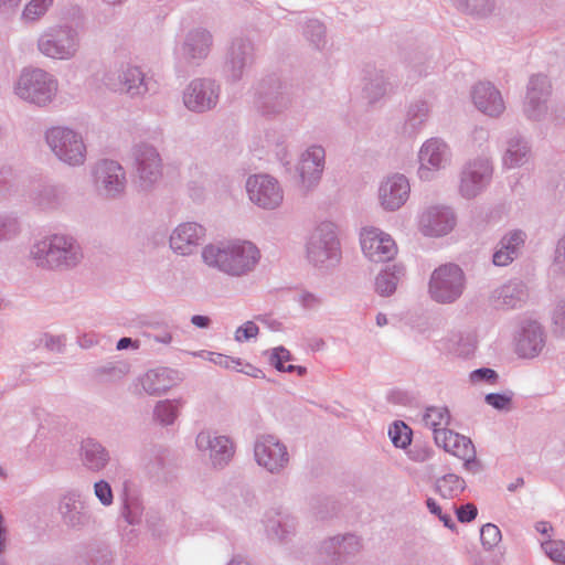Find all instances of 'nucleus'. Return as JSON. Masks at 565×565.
<instances>
[{"mask_svg":"<svg viewBox=\"0 0 565 565\" xmlns=\"http://www.w3.org/2000/svg\"><path fill=\"white\" fill-rule=\"evenodd\" d=\"M31 256L39 267L56 270L74 268L83 258L76 241L65 235H53L35 243Z\"/></svg>","mask_w":565,"mask_h":565,"instance_id":"f257e3e1","label":"nucleus"},{"mask_svg":"<svg viewBox=\"0 0 565 565\" xmlns=\"http://www.w3.org/2000/svg\"><path fill=\"white\" fill-rule=\"evenodd\" d=\"M204 263L232 276L252 270L259 259L258 248L250 242L231 246L207 245L202 250Z\"/></svg>","mask_w":565,"mask_h":565,"instance_id":"f03ea898","label":"nucleus"},{"mask_svg":"<svg viewBox=\"0 0 565 565\" xmlns=\"http://www.w3.org/2000/svg\"><path fill=\"white\" fill-rule=\"evenodd\" d=\"M307 258L319 268H333L340 264L342 252L333 223L322 222L315 228L307 242Z\"/></svg>","mask_w":565,"mask_h":565,"instance_id":"7ed1b4c3","label":"nucleus"},{"mask_svg":"<svg viewBox=\"0 0 565 565\" xmlns=\"http://www.w3.org/2000/svg\"><path fill=\"white\" fill-rule=\"evenodd\" d=\"M254 105L266 118H276L285 114L292 105L288 85L276 74L263 77L255 87Z\"/></svg>","mask_w":565,"mask_h":565,"instance_id":"20e7f679","label":"nucleus"},{"mask_svg":"<svg viewBox=\"0 0 565 565\" xmlns=\"http://www.w3.org/2000/svg\"><path fill=\"white\" fill-rule=\"evenodd\" d=\"M15 94L36 106L52 102L57 92V81L41 68H24L14 87Z\"/></svg>","mask_w":565,"mask_h":565,"instance_id":"39448f33","label":"nucleus"},{"mask_svg":"<svg viewBox=\"0 0 565 565\" xmlns=\"http://www.w3.org/2000/svg\"><path fill=\"white\" fill-rule=\"evenodd\" d=\"M78 47V24L65 23L49 28L38 40L39 51L52 58L68 60L76 54Z\"/></svg>","mask_w":565,"mask_h":565,"instance_id":"423d86ee","label":"nucleus"},{"mask_svg":"<svg viewBox=\"0 0 565 565\" xmlns=\"http://www.w3.org/2000/svg\"><path fill=\"white\" fill-rule=\"evenodd\" d=\"M465 286L463 270L458 265L449 263L433 271L429 280V294L437 302L452 303L460 298Z\"/></svg>","mask_w":565,"mask_h":565,"instance_id":"0eeeda50","label":"nucleus"},{"mask_svg":"<svg viewBox=\"0 0 565 565\" xmlns=\"http://www.w3.org/2000/svg\"><path fill=\"white\" fill-rule=\"evenodd\" d=\"M46 142L54 154L70 166L85 161L86 147L81 135L67 127H53L45 134Z\"/></svg>","mask_w":565,"mask_h":565,"instance_id":"6e6552de","label":"nucleus"},{"mask_svg":"<svg viewBox=\"0 0 565 565\" xmlns=\"http://www.w3.org/2000/svg\"><path fill=\"white\" fill-rule=\"evenodd\" d=\"M221 85L213 78L192 79L183 92V104L192 113L213 110L220 100Z\"/></svg>","mask_w":565,"mask_h":565,"instance_id":"1a4fd4ad","label":"nucleus"},{"mask_svg":"<svg viewBox=\"0 0 565 565\" xmlns=\"http://www.w3.org/2000/svg\"><path fill=\"white\" fill-rule=\"evenodd\" d=\"M255 62V44L246 36L232 40L224 61V73L228 83H238L244 72Z\"/></svg>","mask_w":565,"mask_h":565,"instance_id":"9d476101","label":"nucleus"},{"mask_svg":"<svg viewBox=\"0 0 565 565\" xmlns=\"http://www.w3.org/2000/svg\"><path fill=\"white\" fill-rule=\"evenodd\" d=\"M93 177L97 192L105 198L115 199L125 191L126 173L115 160L98 161L94 167Z\"/></svg>","mask_w":565,"mask_h":565,"instance_id":"9b49d317","label":"nucleus"},{"mask_svg":"<svg viewBox=\"0 0 565 565\" xmlns=\"http://www.w3.org/2000/svg\"><path fill=\"white\" fill-rule=\"evenodd\" d=\"M246 190L253 203L265 210L278 207L284 199L278 181L268 174H256L247 179Z\"/></svg>","mask_w":565,"mask_h":565,"instance_id":"f8f14e48","label":"nucleus"},{"mask_svg":"<svg viewBox=\"0 0 565 565\" xmlns=\"http://www.w3.org/2000/svg\"><path fill=\"white\" fill-rule=\"evenodd\" d=\"M139 188L148 191L161 178V159L153 146L140 143L134 148Z\"/></svg>","mask_w":565,"mask_h":565,"instance_id":"ddd939ff","label":"nucleus"},{"mask_svg":"<svg viewBox=\"0 0 565 565\" xmlns=\"http://www.w3.org/2000/svg\"><path fill=\"white\" fill-rule=\"evenodd\" d=\"M102 81L108 89L126 93L131 97L143 95L148 90L145 74L137 66L108 71L104 74Z\"/></svg>","mask_w":565,"mask_h":565,"instance_id":"4468645a","label":"nucleus"},{"mask_svg":"<svg viewBox=\"0 0 565 565\" xmlns=\"http://www.w3.org/2000/svg\"><path fill=\"white\" fill-rule=\"evenodd\" d=\"M492 177V167L487 159H477L468 162L460 174V194L466 199H473L489 184Z\"/></svg>","mask_w":565,"mask_h":565,"instance_id":"2eb2a0df","label":"nucleus"},{"mask_svg":"<svg viewBox=\"0 0 565 565\" xmlns=\"http://www.w3.org/2000/svg\"><path fill=\"white\" fill-rule=\"evenodd\" d=\"M551 82L546 75H532L524 102V114L531 120H541L547 111L546 102L551 95Z\"/></svg>","mask_w":565,"mask_h":565,"instance_id":"dca6fc26","label":"nucleus"},{"mask_svg":"<svg viewBox=\"0 0 565 565\" xmlns=\"http://www.w3.org/2000/svg\"><path fill=\"white\" fill-rule=\"evenodd\" d=\"M363 254L374 263L390 262L397 253L394 239L377 228L364 230L361 234Z\"/></svg>","mask_w":565,"mask_h":565,"instance_id":"f3484780","label":"nucleus"},{"mask_svg":"<svg viewBox=\"0 0 565 565\" xmlns=\"http://www.w3.org/2000/svg\"><path fill=\"white\" fill-rule=\"evenodd\" d=\"M206 230L199 223L185 222L174 228L170 235V247L177 254H193L205 239Z\"/></svg>","mask_w":565,"mask_h":565,"instance_id":"a211bd4d","label":"nucleus"},{"mask_svg":"<svg viewBox=\"0 0 565 565\" xmlns=\"http://www.w3.org/2000/svg\"><path fill=\"white\" fill-rule=\"evenodd\" d=\"M255 458L258 465L269 471H277L288 461L286 447L274 436H262L255 445Z\"/></svg>","mask_w":565,"mask_h":565,"instance_id":"6ab92c4d","label":"nucleus"},{"mask_svg":"<svg viewBox=\"0 0 565 565\" xmlns=\"http://www.w3.org/2000/svg\"><path fill=\"white\" fill-rule=\"evenodd\" d=\"M409 191V183L405 175L398 173L391 175L380 185V203L386 211H396L405 204Z\"/></svg>","mask_w":565,"mask_h":565,"instance_id":"aec40b11","label":"nucleus"},{"mask_svg":"<svg viewBox=\"0 0 565 565\" xmlns=\"http://www.w3.org/2000/svg\"><path fill=\"white\" fill-rule=\"evenodd\" d=\"M324 157L326 151L321 146H312L302 153L297 166V172L307 190L316 186L321 179L324 169Z\"/></svg>","mask_w":565,"mask_h":565,"instance_id":"412c9836","label":"nucleus"},{"mask_svg":"<svg viewBox=\"0 0 565 565\" xmlns=\"http://www.w3.org/2000/svg\"><path fill=\"white\" fill-rule=\"evenodd\" d=\"M471 96L475 106L490 117H499L505 109L501 93L490 82L476 84Z\"/></svg>","mask_w":565,"mask_h":565,"instance_id":"4be33fe9","label":"nucleus"},{"mask_svg":"<svg viewBox=\"0 0 565 565\" xmlns=\"http://www.w3.org/2000/svg\"><path fill=\"white\" fill-rule=\"evenodd\" d=\"M447 145L438 138L427 140L419 150L420 168L418 170L420 179L428 180L430 171L438 170L444 167L447 161Z\"/></svg>","mask_w":565,"mask_h":565,"instance_id":"5701e85b","label":"nucleus"},{"mask_svg":"<svg viewBox=\"0 0 565 565\" xmlns=\"http://www.w3.org/2000/svg\"><path fill=\"white\" fill-rule=\"evenodd\" d=\"M456 224L454 212L449 207L433 206L420 217L422 231L427 236L448 234Z\"/></svg>","mask_w":565,"mask_h":565,"instance_id":"b1692460","label":"nucleus"},{"mask_svg":"<svg viewBox=\"0 0 565 565\" xmlns=\"http://www.w3.org/2000/svg\"><path fill=\"white\" fill-rule=\"evenodd\" d=\"M435 443L445 451L465 461V466L471 462L475 458V446L472 441L458 433L446 429L438 431L435 436Z\"/></svg>","mask_w":565,"mask_h":565,"instance_id":"393cba45","label":"nucleus"},{"mask_svg":"<svg viewBox=\"0 0 565 565\" xmlns=\"http://www.w3.org/2000/svg\"><path fill=\"white\" fill-rule=\"evenodd\" d=\"M527 298V290L522 281L513 280L497 288L491 295V303L497 309L520 307Z\"/></svg>","mask_w":565,"mask_h":565,"instance_id":"a878e982","label":"nucleus"},{"mask_svg":"<svg viewBox=\"0 0 565 565\" xmlns=\"http://www.w3.org/2000/svg\"><path fill=\"white\" fill-rule=\"evenodd\" d=\"M525 237V233L521 230H514L505 234L498 243L492 256V263L495 266H507L512 263L519 256Z\"/></svg>","mask_w":565,"mask_h":565,"instance_id":"bb28decb","label":"nucleus"},{"mask_svg":"<svg viewBox=\"0 0 565 565\" xmlns=\"http://www.w3.org/2000/svg\"><path fill=\"white\" fill-rule=\"evenodd\" d=\"M213 43L212 34L202 28L191 30L182 44V55L186 60H204Z\"/></svg>","mask_w":565,"mask_h":565,"instance_id":"cd10ccee","label":"nucleus"},{"mask_svg":"<svg viewBox=\"0 0 565 565\" xmlns=\"http://www.w3.org/2000/svg\"><path fill=\"white\" fill-rule=\"evenodd\" d=\"M196 445L200 449H209L210 457L215 463L228 460L234 454L233 443L225 436L211 438L209 433L203 431L198 435Z\"/></svg>","mask_w":565,"mask_h":565,"instance_id":"c85d7f7f","label":"nucleus"},{"mask_svg":"<svg viewBox=\"0 0 565 565\" xmlns=\"http://www.w3.org/2000/svg\"><path fill=\"white\" fill-rule=\"evenodd\" d=\"M30 199L41 210H54L63 203L65 191L54 184L38 183L33 185Z\"/></svg>","mask_w":565,"mask_h":565,"instance_id":"c756f323","label":"nucleus"},{"mask_svg":"<svg viewBox=\"0 0 565 565\" xmlns=\"http://www.w3.org/2000/svg\"><path fill=\"white\" fill-rule=\"evenodd\" d=\"M405 274L403 265H387L375 278V290L381 296H391L395 292L401 278Z\"/></svg>","mask_w":565,"mask_h":565,"instance_id":"7c9ffc66","label":"nucleus"},{"mask_svg":"<svg viewBox=\"0 0 565 565\" xmlns=\"http://www.w3.org/2000/svg\"><path fill=\"white\" fill-rule=\"evenodd\" d=\"M429 117V107L427 102L417 100L412 103L406 113L403 134L413 137L418 134L423 125Z\"/></svg>","mask_w":565,"mask_h":565,"instance_id":"2f4dec72","label":"nucleus"},{"mask_svg":"<svg viewBox=\"0 0 565 565\" xmlns=\"http://www.w3.org/2000/svg\"><path fill=\"white\" fill-rule=\"evenodd\" d=\"M543 348L542 332L537 326H532L519 338L516 351L522 358H534Z\"/></svg>","mask_w":565,"mask_h":565,"instance_id":"473e14b6","label":"nucleus"},{"mask_svg":"<svg viewBox=\"0 0 565 565\" xmlns=\"http://www.w3.org/2000/svg\"><path fill=\"white\" fill-rule=\"evenodd\" d=\"M529 151L527 142L523 138H511L508 141V147L502 158L503 166L512 169L524 164L527 160Z\"/></svg>","mask_w":565,"mask_h":565,"instance_id":"72a5a7b5","label":"nucleus"},{"mask_svg":"<svg viewBox=\"0 0 565 565\" xmlns=\"http://www.w3.org/2000/svg\"><path fill=\"white\" fill-rule=\"evenodd\" d=\"M265 354L268 355L270 365H273L278 372H297L298 375H303L306 373V369L303 366H297L290 363L292 361V356L284 347H276L266 351Z\"/></svg>","mask_w":565,"mask_h":565,"instance_id":"f704fd0d","label":"nucleus"},{"mask_svg":"<svg viewBox=\"0 0 565 565\" xmlns=\"http://www.w3.org/2000/svg\"><path fill=\"white\" fill-rule=\"evenodd\" d=\"M142 387L149 394H161L173 384L170 373L167 370L149 371L141 380Z\"/></svg>","mask_w":565,"mask_h":565,"instance_id":"c9c22d12","label":"nucleus"},{"mask_svg":"<svg viewBox=\"0 0 565 565\" xmlns=\"http://www.w3.org/2000/svg\"><path fill=\"white\" fill-rule=\"evenodd\" d=\"M451 2L460 12L481 18L489 15L495 7L494 0H451Z\"/></svg>","mask_w":565,"mask_h":565,"instance_id":"e433bc0d","label":"nucleus"},{"mask_svg":"<svg viewBox=\"0 0 565 565\" xmlns=\"http://www.w3.org/2000/svg\"><path fill=\"white\" fill-rule=\"evenodd\" d=\"M437 492L445 499H452L465 490V480L455 473H448L437 480Z\"/></svg>","mask_w":565,"mask_h":565,"instance_id":"4c0bfd02","label":"nucleus"},{"mask_svg":"<svg viewBox=\"0 0 565 565\" xmlns=\"http://www.w3.org/2000/svg\"><path fill=\"white\" fill-rule=\"evenodd\" d=\"M424 423L434 431V437L438 431H445L450 423V414L445 407H429L424 415Z\"/></svg>","mask_w":565,"mask_h":565,"instance_id":"58836bf2","label":"nucleus"},{"mask_svg":"<svg viewBox=\"0 0 565 565\" xmlns=\"http://www.w3.org/2000/svg\"><path fill=\"white\" fill-rule=\"evenodd\" d=\"M303 35L316 50L327 45L326 26L319 20H309L303 28Z\"/></svg>","mask_w":565,"mask_h":565,"instance_id":"ea45409f","label":"nucleus"},{"mask_svg":"<svg viewBox=\"0 0 565 565\" xmlns=\"http://www.w3.org/2000/svg\"><path fill=\"white\" fill-rule=\"evenodd\" d=\"M388 85L383 71H376L374 76L370 77L369 82L364 85L365 97L370 103H375L386 94Z\"/></svg>","mask_w":565,"mask_h":565,"instance_id":"a19ab883","label":"nucleus"},{"mask_svg":"<svg viewBox=\"0 0 565 565\" xmlns=\"http://www.w3.org/2000/svg\"><path fill=\"white\" fill-rule=\"evenodd\" d=\"M21 232V223L14 213H0V243L17 237Z\"/></svg>","mask_w":565,"mask_h":565,"instance_id":"79ce46f5","label":"nucleus"},{"mask_svg":"<svg viewBox=\"0 0 565 565\" xmlns=\"http://www.w3.org/2000/svg\"><path fill=\"white\" fill-rule=\"evenodd\" d=\"M85 462L89 469L98 470L103 468L107 461L104 448L96 443L87 441L84 445Z\"/></svg>","mask_w":565,"mask_h":565,"instance_id":"37998d69","label":"nucleus"},{"mask_svg":"<svg viewBox=\"0 0 565 565\" xmlns=\"http://www.w3.org/2000/svg\"><path fill=\"white\" fill-rule=\"evenodd\" d=\"M388 435L392 443L399 448H405L412 440V430L404 423L393 424L388 430Z\"/></svg>","mask_w":565,"mask_h":565,"instance_id":"c03bdc74","label":"nucleus"},{"mask_svg":"<svg viewBox=\"0 0 565 565\" xmlns=\"http://www.w3.org/2000/svg\"><path fill=\"white\" fill-rule=\"evenodd\" d=\"M53 0H31L23 9L22 19L35 21L52 6Z\"/></svg>","mask_w":565,"mask_h":565,"instance_id":"a18cd8bd","label":"nucleus"},{"mask_svg":"<svg viewBox=\"0 0 565 565\" xmlns=\"http://www.w3.org/2000/svg\"><path fill=\"white\" fill-rule=\"evenodd\" d=\"M480 540L482 545L490 550L501 541V531L497 525L488 523L481 527Z\"/></svg>","mask_w":565,"mask_h":565,"instance_id":"49530a36","label":"nucleus"},{"mask_svg":"<svg viewBox=\"0 0 565 565\" xmlns=\"http://www.w3.org/2000/svg\"><path fill=\"white\" fill-rule=\"evenodd\" d=\"M178 414V406L170 401L160 402L156 407V415L163 424H171Z\"/></svg>","mask_w":565,"mask_h":565,"instance_id":"de8ad7c7","label":"nucleus"},{"mask_svg":"<svg viewBox=\"0 0 565 565\" xmlns=\"http://www.w3.org/2000/svg\"><path fill=\"white\" fill-rule=\"evenodd\" d=\"M405 62L413 73V77H420L426 73L425 56L422 52L409 53L405 57Z\"/></svg>","mask_w":565,"mask_h":565,"instance_id":"09e8293b","label":"nucleus"},{"mask_svg":"<svg viewBox=\"0 0 565 565\" xmlns=\"http://www.w3.org/2000/svg\"><path fill=\"white\" fill-rule=\"evenodd\" d=\"M543 548L551 559L565 564V542L548 541L543 544Z\"/></svg>","mask_w":565,"mask_h":565,"instance_id":"8fccbe9b","label":"nucleus"},{"mask_svg":"<svg viewBox=\"0 0 565 565\" xmlns=\"http://www.w3.org/2000/svg\"><path fill=\"white\" fill-rule=\"evenodd\" d=\"M214 364L230 370H241L239 366H243V361L239 358H233L220 353H212L210 359Z\"/></svg>","mask_w":565,"mask_h":565,"instance_id":"3c124183","label":"nucleus"},{"mask_svg":"<svg viewBox=\"0 0 565 565\" xmlns=\"http://www.w3.org/2000/svg\"><path fill=\"white\" fill-rule=\"evenodd\" d=\"M258 332H259V329L256 326V323L252 320H247L239 328H237V330L235 332V339L238 342L248 341L250 339L256 338Z\"/></svg>","mask_w":565,"mask_h":565,"instance_id":"603ef678","label":"nucleus"},{"mask_svg":"<svg viewBox=\"0 0 565 565\" xmlns=\"http://www.w3.org/2000/svg\"><path fill=\"white\" fill-rule=\"evenodd\" d=\"M426 505L430 513L437 515L445 526L452 529L454 523L451 516L449 514L443 513L441 508L434 499L428 498L426 501Z\"/></svg>","mask_w":565,"mask_h":565,"instance_id":"864d4df0","label":"nucleus"},{"mask_svg":"<svg viewBox=\"0 0 565 565\" xmlns=\"http://www.w3.org/2000/svg\"><path fill=\"white\" fill-rule=\"evenodd\" d=\"M95 494L105 505L110 504L113 501L111 489L106 481H99L95 483Z\"/></svg>","mask_w":565,"mask_h":565,"instance_id":"5fc2aeb1","label":"nucleus"},{"mask_svg":"<svg viewBox=\"0 0 565 565\" xmlns=\"http://www.w3.org/2000/svg\"><path fill=\"white\" fill-rule=\"evenodd\" d=\"M477 512L476 505L468 503L457 510V518L460 522H470L477 516Z\"/></svg>","mask_w":565,"mask_h":565,"instance_id":"6e6d98bb","label":"nucleus"},{"mask_svg":"<svg viewBox=\"0 0 565 565\" xmlns=\"http://www.w3.org/2000/svg\"><path fill=\"white\" fill-rule=\"evenodd\" d=\"M487 402L495 408L502 409L509 406L510 398L500 394H488Z\"/></svg>","mask_w":565,"mask_h":565,"instance_id":"4d7b16f0","label":"nucleus"},{"mask_svg":"<svg viewBox=\"0 0 565 565\" xmlns=\"http://www.w3.org/2000/svg\"><path fill=\"white\" fill-rule=\"evenodd\" d=\"M299 302L303 308L313 309L320 306L321 300L312 294H302L299 297Z\"/></svg>","mask_w":565,"mask_h":565,"instance_id":"13d9d810","label":"nucleus"},{"mask_svg":"<svg viewBox=\"0 0 565 565\" xmlns=\"http://www.w3.org/2000/svg\"><path fill=\"white\" fill-rule=\"evenodd\" d=\"M241 370H236L237 372H242V373H245L252 377H255V379H263L265 377V373L263 372V370H260L259 367L250 364V363H245L243 362V366H239Z\"/></svg>","mask_w":565,"mask_h":565,"instance_id":"bf43d9fd","label":"nucleus"},{"mask_svg":"<svg viewBox=\"0 0 565 565\" xmlns=\"http://www.w3.org/2000/svg\"><path fill=\"white\" fill-rule=\"evenodd\" d=\"M22 0H0V13H10L20 6Z\"/></svg>","mask_w":565,"mask_h":565,"instance_id":"052dcab7","label":"nucleus"},{"mask_svg":"<svg viewBox=\"0 0 565 565\" xmlns=\"http://www.w3.org/2000/svg\"><path fill=\"white\" fill-rule=\"evenodd\" d=\"M553 318H565V297L556 300L553 310Z\"/></svg>","mask_w":565,"mask_h":565,"instance_id":"680f3d73","label":"nucleus"},{"mask_svg":"<svg viewBox=\"0 0 565 565\" xmlns=\"http://www.w3.org/2000/svg\"><path fill=\"white\" fill-rule=\"evenodd\" d=\"M473 376L475 377L490 380V379H494L495 377V372L493 370H491V369H481V370H477L473 373Z\"/></svg>","mask_w":565,"mask_h":565,"instance_id":"e2e57ef3","label":"nucleus"},{"mask_svg":"<svg viewBox=\"0 0 565 565\" xmlns=\"http://www.w3.org/2000/svg\"><path fill=\"white\" fill-rule=\"evenodd\" d=\"M8 188V177L4 171H0V196Z\"/></svg>","mask_w":565,"mask_h":565,"instance_id":"0e129e2a","label":"nucleus"},{"mask_svg":"<svg viewBox=\"0 0 565 565\" xmlns=\"http://www.w3.org/2000/svg\"><path fill=\"white\" fill-rule=\"evenodd\" d=\"M130 344H131L130 338H121L117 343V349L124 350V349H127Z\"/></svg>","mask_w":565,"mask_h":565,"instance_id":"69168bd1","label":"nucleus"},{"mask_svg":"<svg viewBox=\"0 0 565 565\" xmlns=\"http://www.w3.org/2000/svg\"><path fill=\"white\" fill-rule=\"evenodd\" d=\"M199 328H205L209 326V320H192Z\"/></svg>","mask_w":565,"mask_h":565,"instance_id":"338daca9","label":"nucleus"},{"mask_svg":"<svg viewBox=\"0 0 565 565\" xmlns=\"http://www.w3.org/2000/svg\"><path fill=\"white\" fill-rule=\"evenodd\" d=\"M228 565H248V563L238 559H233Z\"/></svg>","mask_w":565,"mask_h":565,"instance_id":"774afa93","label":"nucleus"}]
</instances>
